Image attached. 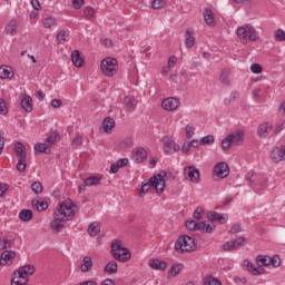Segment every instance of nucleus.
<instances>
[{
	"instance_id": "f257e3e1",
	"label": "nucleus",
	"mask_w": 285,
	"mask_h": 285,
	"mask_svg": "<svg viewBox=\"0 0 285 285\" xmlns=\"http://www.w3.org/2000/svg\"><path fill=\"white\" fill-rule=\"evenodd\" d=\"M79 207L72 203V200L67 199L59 204L58 208L53 213V222H51V228L56 233H59L63 228L66 222H70L77 215Z\"/></svg>"
},
{
	"instance_id": "f03ea898",
	"label": "nucleus",
	"mask_w": 285,
	"mask_h": 285,
	"mask_svg": "<svg viewBox=\"0 0 285 285\" xmlns=\"http://www.w3.org/2000/svg\"><path fill=\"white\" fill-rule=\"evenodd\" d=\"M236 35L240 43H244V46H246L248 41H259V33L257 32V29L250 24L238 27Z\"/></svg>"
},
{
	"instance_id": "7ed1b4c3",
	"label": "nucleus",
	"mask_w": 285,
	"mask_h": 285,
	"mask_svg": "<svg viewBox=\"0 0 285 285\" xmlns=\"http://www.w3.org/2000/svg\"><path fill=\"white\" fill-rule=\"evenodd\" d=\"M149 181L150 183H142L141 189L139 190V197H144L150 188H155L158 193H164L166 188V180H164V176H161V174L153 176Z\"/></svg>"
},
{
	"instance_id": "20e7f679",
	"label": "nucleus",
	"mask_w": 285,
	"mask_h": 285,
	"mask_svg": "<svg viewBox=\"0 0 285 285\" xmlns=\"http://www.w3.org/2000/svg\"><path fill=\"white\" fill-rule=\"evenodd\" d=\"M111 256L117 262H120L121 264H126V262H130V257L132 255L130 254V249L121 246V240H116L111 243Z\"/></svg>"
},
{
	"instance_id": "39448f33",
	"label": "nucleus",
	"mask_w": 285,
	"mask_h": 285,
	"mask_svg": "<svg viewBox=\"0 0 285 285\" xmlns=\"http://www.w3.org/2000/svg\"><path fill=\"white\" fill-rule=\"evenodd\" d=\"M35 274V266L26 265L20 267L13 273L11 285H26L28 284V276Z\"/></svg>"
},
{
	"instance_id": "423d86ee",
	"label": "nucleus",
	"mask_w": 285,
	"mask_h": 285,
	"mask_svg": "<svg viewBox=\"0 0 285 285\" xmlns=\"http://www.w3.org/2000/svg\"><path fill=\"white\" fill-rule=\"evenodd\" d=\"M230 146H244V130L238 129L222 140L223 150H230Z\"/></svg>"
},
{
	"instance_id": "0eeeda50",
	"label": "nucleus",
	"mask_w": 285,
	"mask_h": 285,
	"mask_svg": "<svg viewBox=\"0 0 285 285\" xmlns=\"http://www.w3.org/2000/svg\"><path fill=\"white\" fill-rule=\"evenodd\" d=\"M196 248L195 238L190 236H179L175 243V250L177 253H193Z\"/></svg>"
},
{
	"instance_id": "6e6552de",
	"label": "nucleus",
	"mask_w": 285,
	"mask_h": 285,
	"mask_svg": "<svg viewBox=\"0 0 285 285\" xmlns=\"http://www.w3.org/2000/svg\"><path fill=\"white\" fill-rule=\"evenodd\" d=\"M100 69L105 77H115V73L119 70L117 59L110 57L102 59Z\"/></svg>"
},
{
	"instance_id": "1a4fd4ad",
	"label": "nucleus",
	"mask_w": 285,
	"mask_h": 285,
	"mask_svg": "<svg viewBox=\"0 0 285 285\" xmlns=\"http://www.w3.org/2000/svg\"><path fill=\"white\" fill-rule=\"evenodd\" d=\"M14 153L19 159L17 164V170H19V173H23V170H26L27 159L26 146H23L21 142H17L14 146Z\"/></svg>"
},
{
	"instance_id": "9d476101",
	"label": "nucleus",
	"mask_w": 285,
	"mask_h": 285,
	"mask_svg": "<svg viewBox=\"0 0 285 285\" xmlns=\"http://www.w3.org/2000/svg\"><path fill=\"white\" fill-rule=\"evenodd\" d=\"M245 244H246V238L244 236H239L235 240L226 242L223 245V250H225L226 253L230 250H239V248H242V246H244Z\"/></svg>"
},
{
	"instance_id": "9b49d317",
	"label": "nucleus",
	"mask_w": 285,
	"mask_h": 285,
	"mask_svg": "<svg viewBox=\"0 0 285 285\" xmlns=\"http://www.w3.org/2000/svg\"><path fill=\"white\" fill-rule=\"evenodd\" d=\"M184 177L187 179V181H191V184H199V169L194 166L185 167Z\"/></svg>"
},
{
	"instance_id": "f8f14e48",
	"label": "nucleus",
	"mask_w": 285,
	"mask_h": 285,
	"mask_svg": "<svg viewBox=\"0 0 285 285\" xmlns=\"http://www.w3.org/2000/svg\"><path fill=\"white\" fill-rule=\"evenodd\" d=\"M269 157L274 164L285 161V145L274 147L271 151Z\"/></svg>"
},
{
	"instance_id": "ddd939ff",
	"label": "nucleus",
	"mask_w": 285,
	"mask_h": 285,
	"mask_svg": "<svg viewBox=\"0 0 285 285\" xmlns=\"http://www.w3.org/2000/svg\"><path fill=\"white\" fill-rule=\"evenodd\" d=\"M161 106L164 110H167V112H173L177 110L179 106H181V102L179 101V99L170 97V98L164 99L161 102Z\"/></svg>"
},
{
	"instance_id": "4468645a",
	"label": "nucleus",
	"mask_w": 285,
	"mask_h": 285,
	"mask_svg": "<svg viewBox=\"0 0 285 285\" xmlns=\"http://www.w3.org/2000/svg\"><path fill=\"white\" fill-rule=\"evenodd\" d=\"M14 257H17V252L3 250L0 257V266H11Z\"/></svg>"
},
{
	"instance_id": "2eb2a0df",
	"label": "nucleus",
	"mask_w": 285,
	"mask_h": 285,
	"mask_svg": "<svg viewBox=\"0 0 285 285\" xmlns=\"http://www.w3.org/2000/svg\"><path fill=\"white\" fill-rule=\"evenodd\" d=\"M214 173L220 179H224V178H226L227 175H230V168L228 167V164H226V163H218L214 167Z\"/></svg>"
},
{
	"instance_id": "dca6fc26",
	"label": "nucleus",
	"mask_w": 285,
	"mask_h": 285,
	"mask_svg": "<svg viewBox=\"0 0 285 285\" xmlns=\"http://www.w3.org/2000/svg\"><path fill=\"white\" fill-rule=\"evenodd\" d=\"M131 158L136 161V164H142V161L148 159V153L142 147H139L134 150Z\"/></svg>"
},
{
	"instance_id": "f3484780",
	"label": "nucleus",
	"mask_w": 285,
	"mask_h": 285,
	"mask_svg": "<svg viewBox=\"0 0 285 285\" xmlns=\"http://www.w3.org/2000/svg\"><path fill=\"white\" fill-rule=\"evenodd\" d=\"M243 268L244 271H248V273H252V275H264V268H257L253 263L249 261H244L243 262Z\"/></svg>"
},
{
	"instance_id": "a211bd4d",
	"label": "nucleus",
	"mask_w": 285,
	"mask_h": 285,
	"mask_svg": "<svg viewBox=\"0 0 285 285\" xmlns=\"http://www.w3.org/2000/svg\"><path fill=\"white\" fill-rule=\"evenodd\" d=\"M148 266H150L154 271H166L168 265L164 261L153 258V259H149Z\"/></svg>"
},
{
	"instance_id": "6ab92c4d",
	"label": "nucleus",
	"mask_w": 285,
	"mask_h": 285,
	"mask_svg": "<svg viewBox=\"0 0 285 285\" xmlns=\"http://www.w3.org/2000/svg\"><path fill=\"white\" fill-rule=\"evenodd\" d=\"M209 222H218L219 224H226L228 216L219 215L217 212H209L207 214Z\"/></svg>"
},
{
	"instance_id": "aec40b11",
	"label": "nucleus",
	"mask_w": 285,
	"mask_h": 285,
	"mask_svg": "<svg viewBox=\"0 0 285 285\" xmlns=\"http://www.w3.org/2000/svg\"><path fill=\"white\" fill-rule=\"evenodd\" d=\"M14 78V71L9 66L0 67V79L12 80Z\"/></svg>"
},
{
	"instance_id": "412c9836",
	"label": "nucleus",
	"mask_w": 285,
	"mask_h": 285,
	"mask_svg": "<svg viewBox=\"0 0 285 285\" xmlns=\"http://www.w3.org/2000/svg\"><path fill=\"white\" fill-rule=\"evenodd\" d=\"M125 166H128V158H120L116 164H111L109 173L115 175L119 173V168H125Z\"/></svg>"
},
{
	"instance_id": "4be33fe9",
	"label": "nucleus",
	"mask_w": 285,
	"mask_h": 285,
	"mask_svg": "<svg viewBox=\"0 0 285 285\" xmlns=\"http://www.w3.org/2000/svg\"><path fill=\"white\" fill-rule=\"evenodd\" d=\"M273 130V124L271 122H263L258 126L257 135L261 137H268V132Z\"/></svg>"
},
{
	"instance_id": "5701e85b",
	"label": "nucleus",
	"mask_w": 285,
	"mask_h": 285,
	"mask_svg": "<svg viewBox=\"0 0 285 285\" xmlns=\"http://www.w3.org/2000/svg\"><path fill=\"white\" fill-rule=\"evenodd\" d=\"M71 61L76 68H82V66L86 63L83 61V58L81 57V53L79 50H73L71 53Z\"/></svg>"
},
{
	"instance_id": "b1692460",
	"label": "nucleus",
	"mask_w": 285,
	"mask_h": 285,
	"mask_svg": "<svg viewBox=\"0 0 285 285\" xmlns=\"http://www.w3.org/2000/svg\"><path fill=\"white\" fill-rule=\"evenodd\" d=\"M203 14L205 23H207V26H215V13L213 12V9L206 8Z\"/></svg>"
},
{
	"instance_id": "393cba45",
	"label": "nucleus",
	"mask_w": 285,
	"mask_h": 285,
	"mask_svg": "<svg viewBox=\"0 0 285 285\" xmlns=\"http://www.w3.org/2000/svg\"><path fill=\"white\" fill-rule=\"evenodd\" d=\"M124 104L129 112H134V110L137 108V99H135L132 96L125 97Z\"/></svg>"
},
{
	"instance_id": "a878e982",
	"label": "nucleus",
	"mask_w": 285,
	"mask_h": 285,
	"mask_svg": "<svg viewBox=\"0 0 285 285\" xmlns=\"http://www.w3.org/2000/svg\"><path fill=\"white\" fill-rule=\"evenodd\" d=\"M21 108L26 112H32V98L28 95H24L21 100Z\"/></svg>"
},
{
	"instance_id": "bb28decb",
	"label": "nucleus",
	"mask_w": 285,
	"mask_h": 285,
	"mask_svg": "<svg viewBox=\"0 0 285 285\" xmlns=\"http://www.w3.org/2000/svg\"><path fill=\"white\" fill-rule=\"evenodd\" d=\"M104 179V176L96 175V176H89L85 179L86 186H99L101 184V180Z\"/></svg>"
},
{
	"instance_id": "cd10ccee",
	"label": "nucleus",
	"mask_w": 285,
	"mask_h": 285,
	"mask_svg": "<svg viewBox=\"0 0 285 285\" xmlns=\"http://www.w3.org/2000/svg\"><path fill=\"white\" fill-rule=\"evenodd\" d=\"M119 269V266L117 265V262L110 261L104 268V273L106 275H115L117 271Z\"/></svg>"
},
{
	"instance_id": "c85d7f7f",
	"label": "nucleus",
	"mask_w": 285,
	"mask_h": 285,
	"mask_svg": "<svg viewBox=\"0 0 285 285\" xmlns=\"http://www.w3.org/2000/svg\"><path fill=\"white\" fill-rule=\"evenodd\" d=\"M36 153L50 155L51 150L47 142H38L35 145Z\"/></svg>"
},
{
	"instance_id": "c756f323",
	"label": "nucleus",
	"mask_w": 285,
	"mask_h": 285,
	"mask_svg": "<svg viewBox=\"0 0 285 285\" xmlns=\"http://www.w3.org/2000/svg\"><path fill=\"white\" fill-rule=\"evenodd\" d=\"M92 269V258L89 256L83 257L82 264L80 265V271L82 273H88V271Z\"/></svg>"
},
{
	"instance_id": "7c9ffc66",
	"label": "nucleus",
	"mask_w": 285,
	"mask_h": 285,
	"mask_svg": "<svg viewBox=\"0 0 285 285\" xmlns=\"http://www.w3.org/2000/svg\"><path fill=\"white\" fill-rule=\"evenodd\" d=\"M100 232H101V227L99 226L98 222L91 223L88 227V233L90 237H97V235H99Z\"/></svg>"
},
{
	"instance_id": "2f4dec72",
	"label": "nucleus",
	"mask_w": 285,
	"mask_h": 285,
	"mask_svg": "<svg viewBox=\"0 0 285 285\" xmlns=\"http://www.w3.org/2000/svg\"><path fill=\"white\" fill-rule=\"evenodd\" d=\"M102 128L105 132H112V128H115V119L107 117L102 121Z\"/></svg>"
},
{
	"instance_id": "473e14b6",
	"label": "nucleus",
	"mask_w": 285,
	"mask_h": 285,
	"mask_svg": "<svg viewBox=\"0 0 285 285\" xmlns=\"http://www.w3.org/2000/svg\"><path fill=\"white\" fill-rule=\"evenodd\" d=\"M195 35V31L187 29L186 30V48H193V46H195V37H193Z\"/></svg>"
},
{
	"instance_id": "72a5a7b5",
	"label": "nucleus",
	"mask_w": 285,
	"mask_h": 285,
	"mask_svg": "<svg viewBox=\"0 0 285 285\" xmlns=\"http://www.w3.org/2000/svg\"><path fill=\"white\" fill-rule=\"evenodd\" d=\"M4 32L6 35H11V37H14V35H17V20L9 21V23L6 26Z\"/></svg>"
},
{
	"instance_id": "f704fd0d",
	"label": "nucleus",
	"mask_w": 285,
	"mask_h": 285,
	"mask_svg": "<svg viewBox=\"0 0 285 285\" xmlns=\"http://www.w3.org/2000/svg\"><path fill=\"white\" fill-rule=\"evenodd\" d=\"M198 230H200V233H213L215 225L213 223H198Z\"/></svg>"
},
{
	"instance_id": "c9c22d12",
	"label": "nucleus",
	"mask_w": 285,
	"mask_h": 285,
	"mask_svg": "<svg viewBox=\"0 0 285 285\" xmlns=\"http://www.w3.org/2000/svg\"><path fill=\"white\" fill-rule=\"evenodd\" d=\"M31 204H32V207L36 210H39L40 213L43 210H48V202H39V199H33Z\"/></svg>"
},
{
	"instance_id": "e433bc0d",
	"label": "nucleus",
	"mask_w": 285,
	"mask_h": 285,
	"mask_svg": "<svg viewBox=\"0 0 285 285\" xmlns=\"http://www.w3.org/2000/svg\"><path fill=\"white\" fill-rule=\"evenodd\" d=\"M57 141H59V134L57 131H51L46 139V144L50 148H52V146H55V144H57Z\"/></svg>"
},
{
	"instance_id": "4c0bfd02",
	"label": "nucleus",
	"mask_w": 285,
	"mask_h": 285,
	"mask_svg": "<svg viewBox=\"0 0 285 285\" xmlns=\"http://www.w3.org/2000/svg\"><path fill=\"white\" fill-rule=\"evenodd\" d=\"M19 219H21V222H30V219H32V210L22 209L19 214Z\"/></svg>"
},
{
	"instance_id": "58836bf2",
	"label": "nucleus",
	"mask_w": 285,
	"mask_h": 285,
	"mask_svg": "<svg viewBox=\"0 0 285 285\" xmlns=\"http://www.w3.org/2000/svg\"><path fill=\"white\" fill-rule=\"evenodd\" d=\"M256 264L258 266H271V257L259 255L256 257Z\"/></svg>"
},
{
	"instance_id": "ea45409f",
	"label": "nucleus",
	"mask_w": 285,
	"mask_h": 285,
	"mask_svg": "<svg viewBox=\"0 0 285 285\" xmlns=\"http://www.w3.org/2000/svg\"><path fill=\"white\" fill-rule=\"evenodd\" d=\"M31 190L36 194V195H41V193H43V185L41 184V181H35L31 185Z\"/></svg>"
},
{
	"instance_id": "a19ab883",
	"label": "nucleus",
	"mask_w": 285,
	"mask_h": 285,
	"mask_svg": "<svg viewBox=\"0 0 285 285\" xmlns=\"http://www.w3.org/2000/svg\"><path fill=\"white\" fill-rule=\"evenodd\" d=\"M203 285H222V281H219L213 276H207L204 278Z\"/></svg>"
},
{
	"instance_id": "79ce46f5",
	"label": "nucleus",
	"mask_w": 285,
	"mask_h": 285,
	"mask_svg": "<svg viewBox=\"0 0 285 285\" xmlns=\"http://www.w3.org/2000/svg\"><path fill=\"white\" fill-rule=\"evenodd\" d=\"M183 268H184V265H181V264L173 265V266L170 267V275H171L173 277H177V275H178L179 273H181Z\"/></svg>"
},
{
	"instance_id": "37998d69",
	"label": "nucleus",
	"mask_w": 285,
	"mask_h": 285,
	"mask_svg": "<svg viewBox=\"0 0 285 285\" xmlns=\"http://www.w3.org/2000/svg\"><path fill=\"white\" fill-rule=\"evenodd\" d=\"M68 37H70V32H68L66 30H60L57 35L58 43H62V41H66V39H68Z\"/></svg>"
},
{
	"instance_id": "c03bdc74",
	"label": "nucleus",
	"mask_w": 285,
	"mask_h": 285,
	"mask_svg": "<svg viewBox=\"0 0 285 285\" xmlns=\"http://www.w3.org/2000/svg\"><path fill=\"white\" fill-rule=\"evenodd\" d=\"M151 8H154V10H161V8H166V0H153Z\"/></svg>"
},
{
	"instance_id": "a18cd8bd",
	"label": "nucleus",
	"mask_w": 285,
	"mask_h": 285,
	"mask_svg": "<svg viewBox=\"0 0 285 285\" xmlns=\"http://www.w3.org/2000/svg\"><path fill=\"white\" fill-rule=\"evenodd\" d=\"M163 150L164 153H170V150H173V139H164Z\"/></svg>"
},
{
	"instance_id": "49530a36",
	"label": "nucleus",
	"mask_w": 285,
	"mask_h": 285,
	"mask_svg": "<svg viewBox=\"0 0 285 285\" xmlns=\"http://www.w3.org/2000/svg\"><path fill=\"white\" fill-rule=\"evenodd\" d=\"M215 144V137L213 135L205 136L200 139V146Z\"/></svg>"
},
{
	"instance_id": "de8ad7c7",
	"label": "nucleus",
	"mask_w": 285,
	"mask_h": 285,
	"mask_svg": "<svg viewBox=\"0 0 285 285\" xmlns=\"http://www.w3.org/2000/svg\"><path fill=\"white\" fill-rule=\"evenodd\" d=\"M42 23L45 28H52V26H57V20L52 17H49V18H45L42 20Z\"/></svg>"
},
{
	"instance_id": "09e8293b",
	"label": "nucleus",
	"mask_w": 285,
	"mask_h": 285,
	"mask_svg": "<svg viewBox=\"0 0 285 285\" xmlns=\"http://www.w3.org/2000/svg\"><path fill=\"white\" fill-rule=\"evenodd\" d=\"M219 79H220V81L224 86H229L230 85V80L228 79V71L223 70L220 72Z\"/></svg>"
},
{
	"instance_id": "8fccbe9b",
	"label": "nucleus",
	"mask_w": 285,
	"mask_h": 285,
	"mask_svg": "<svg viewBox=\"0 0 285 285\" xmlns=\"http://www.w3.org/2000/svg\"><path fill=\"white\" fill-rule=\"evenodd\" d=\"M185 135L187 139H193V135H195V126L187 125L185 127Z\"/></svg>"
},
{
	"instance_id": "3c124183",
	"label": "nucleus",
	"mask_w": 285,
	"mask_h": 285,
	"mask_svg": "<svg viewBox=\"0 0 285 285\" xmlns=\"http://www.w3.org/2000/svg\"><path fill=\"white\" fill-rule=\"evenodd\" d=\"M274 39L276 41H285V31L283 29H277L274 32Z\"/></svg>"
},
{
	"instance_id": "603ef678",
	"label": "nucleus",
	"mask_w": 285,
	"mask_h": 285,
	"mask_svg": "<svg viewBox=\"0 0 285 285\" xmlns=\"http://www.w3.org/2000/svg\"><path fill=\"white\" fill-rule=\"evenodd\" d=\"M81 144H83V136L77 135L73 138L71 146H72V148H79V146H81Z\"/></svg>"
},
{
	"instance_id": "864d4df0",
	"label": "nucleus",
	"mask_w": 285,
	"mask_h": 285,
	"mask_svg": "<svg viewBox=\"0 0 285 285\" xmlns=\"http://www.w3.org/2000/svg\"><path fill=\"white\" fill-rule=\"evenodd\" d=\"M185 226L188 230H199V223L195 220H188Z\"/></svg>"
},
{
	"instance_id": "5fc2aeb1",
	"label": "nucleus",
	"mask_w": 285,
	"mask_h": 285,
	"mask_svg": "<svg viewBox=\"0 0 285 285\" xmlns=\"http://www.w3.org/2000/svg\"><path fill=\"white\" fill-rule=\"evenodd\" d=\"M96 14H97V12L95 11V8L86 7V9H85L86 19H92V17H95Z\"/></svg>"
},
{
	"instance_id": "6e6d98bb",
	"label": "nucleus",
	"mask_w": 285,
	"mask_h": 285,
	"mask_svg": "<svg viewBox=\"0 0 285 285\" xmlns=\"http://www.w3.org/2000/svg\"><path fill=\"white\" fill-rule=\"evenodd\" d=\"M271 264L274 266V268H279L282 266V258H279L278 255L271 258Z\"/></svg>"
},
{
	"instance_id": "4d7b16f0",
	"label": "nucleus",
	"mask_w": 285,
	"mask_h": 285,
	"mask_svg": "<svg viewBox=\"0 0 285 285\" xmlns=\"http://www.w3.org/2000/svg\"><path fill=\"white\" fill-rule=\"evenodd\" d=\"M250 70H252V72H254V75H262V72H263L262 65H259V63H253L250 66Z\"/></svg>"
},
{
	"instance_id": "13d9d810",
	"label": "nucleus",
	"mask_w": 285,
	"mask_h": 285,
	"mask_svg": "<svg viewBox=\"0 0 285 285\" xmlns=\"http://www.w3.org/2000/svg\"><path fill=\"white\" fill-rule=\"evenodd\" d=\"M85 3L86 0H72V6L75 10H80V8H82Z\"/></svg>"
},
{
	"instance_id": "bf43d9fd",
	"label": "nucleus",
	"mask_w": 285,
	"mask_h": 285,
	"mask_svg": "<svg viewBox=\"0 0 285 285\" xmlns=\"http://www.w3.org/2000/svg\"><path fill=\"white\" fill-rule=\"evenodd\" d=\"M283 130H284V122L276 124L272 135L273 136L279 135V132H282Z\"/></svg>"
},
{
	"instance_id": "052dcab7",
	"label": "nucleus",
	"mask_w": 285,
	"mask_h": 285,
	"mask_svg": "<svg viewBox=\"0 0 285 285\" xmlns=\"http://www.w3.org/2000/svg\"><path fill=\"white\" fill-rule=\"evenodd\" d=\"M8 112V107L6 106V100L0 98V115H6Z\"/></svg>"
},
{
	"instance_id": "680f3d73",
	"label": "nucleus",
	"mask_w": 285,
	"mask_h": 285,
	"mask_svg": "<svg viewBox=\"0 0 285 285\" xmlns=\"http://www.w3.org/2000/svg\"><path fill=\"white\" fill-rule=\"evenodd\" d=\"M204 217V209L197 207L194 212V219H202Z\"/></svg>"
},
{
	"instance_id": "e2e57ef3",
	"label": "nucleus",
	"mask_w": 285,
	"mask_h": 285,
	"mask_svg": "<svg viewBox=\"0 0 285 285\" xmlns=\"http://www.w3.org/2000/svg\"><path fill=\"white\" fill-rule=\"evenodd\" d=\"M176 65H177V58L175 56L169 57L167 66L169 68H175Z\"/></svg>"
},
{
	"instance_id": "0e129e2a",
	"label": "nucleus",
	"mask_w": 285,
	"mask_h": 285,
	"mask_svg": "<svg viewBox=\"0 0 285 285\" xmlns=\"http://www.w3.org/2000/svg\"><path fill=\"white\" fill-rule=\"evenodd\" d=\"M62 105H63V101H61V99L51 100V107L52 108H61Z\"/></svg>"
},
{
	"instance_id": "69168bd1",
	"label": "nucleus",
	"mask_w": 285,
	"mask_h": 285,
	"mask_svg": "<svg viewBox=\"0 0 285 285\" xmlns=\"http://www.w3.org/2000/svg\"><path fill=\"white\" fill-rule=\"evenodd\" d=\"M253 177H257V174L255 171H249L246 176L247 181H249V184H253L255 181V179H253Z\"/></svg>"
},
{
	"instance_id": "338daca9",
	"label": "nucleus",
	"mask_w": 285,
	"mask_h": 285,
	"mask_svg": "<svg viewBox=\"0 0 285 285\" xmlns=\"http://www.w3.org/2000/svg\"><path fill=\"white\" fill-rule=\"evenodd\" d=\"M8 193V186L6 184H0V197H3Z\"/></svg>"
},
{
	"instance_id": "774afa93",
	"label": "nucleus",
	"mask_w": 285,
	"mask_h": 285,
	"mask_svg": "<svg viewBox=\"0 0 285 285\" xmlns=\"http://www.w3.org/2000/svg\"><path fill=\"white\" fill-rule=\"evenodd\" d=\"M102 46H105V48H112V41L106 38L102 40Z\"/></svg>"
}]
</instances>
